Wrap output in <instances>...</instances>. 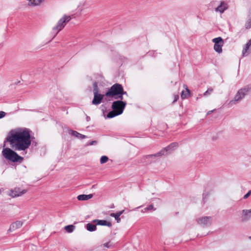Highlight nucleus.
Here are the masks:
<instances>
[{"mask_svg":"<svg viewBox=\"0 0 251 251\" xmlns=\"http://www.w3.org/2000/svg\"><path fill=\"white\" fill-rule=\"evenodd\" d=\"M32 131L25 127H17L11 130L6 137L11 147L15 151H26L31 144Z\"/></svg>","mask_w":251,"mask_h":251,"instance_id":"nucleus-1","label":"nucleus"},{"mask_svg":"<svg viewBox=\"0 0 251 251\" xmlns=\"http://www.w3.org/2000/svg\"><path fill=\"white\" fill-rule=\"evenodd\" d=\"M126 104V102L121 100L114 101L112 104L113 110L108 113L107 117L112 118L122 114Z\"/></svg>","mask_w":251,"mask_h":251,"instance_id":"nucleus-2","label":"nucleus"},{"mask_svg":"<svg viewBox=\"0 0 251 251\" xmlns=\"http://www.w3.org/2000/svg\"><path fill=\"white\" fill-rule=\"evenodd\" d=\"M251 90V85H246L243 88H241L237 91L236 94L234 97V99L229 101V104L230 106H232L236 104L237 102L241 100L246 95L249 94Z\"/></svg>","mask_w":251,"mask_h":251,"instance_id":"nucleus-3","label":"nucleus"},{"mask_svg":"<svg viewBox=\"0 0 251 251\" xmlns=\"http://www.w3.org/2000/svg\"><path fill=\"white\" fill-rule=\"evenodd\" d=\"M2 154L5 159L13 162H21L23 160L22 157L19 155L16 152L8 148L3 149Z\"/></svg>","mask_w":251,"mask_h":251,"instance_id":"nucleus-4","label":"nucleus"},{"mask_svg":"<svg viewBox=\"0 0 251 251\" xmlns=\"http://www.w3.org/2000/svg\"><path fill=\"white\" fill-rule=\"evenodd\" d=\"M71 19L70 16L64 15L57 22L55 25L52 27V31L55 33L56 35L60 31H61L66 25V24Z\"/></svg>","mask_w":251,"mask_h":251,"instance_id":"nucleus-5","label":"nucleus"},{"mask_svg":"<svg viewBox=\"0 0 251 251\" xmlns=\"http://www.w3.org/2000/svg\"><path fill=\"white\" fill-rule=\"evenodd\" d=\"M123 92V87L120 84H115L105 93V96L109 97H118Z\"/></svg>","mask_w":251,"mask_h":251,"instance_id":"nucleus-6","label":"nucleus"},{"mask_svg":"<svg viewBox=\"0 0 251 251\" xmlns=\"http://www.w3.org/2000/svg\"><path fill=\"white\" fill-rule=\"evenodd\" d=\"M93 92L94 99L92 100V103L94 105H98L101 103L104 95L99 94L98 84L96 82L93 83Z\"/></svg>","mask_w":251,"mask_h":251,"instance_id":"nucleus-7","label":"nucleus"},{"mask_svg":"<svg viewBox=\"0 0 251 251\" xmlns=\"http://www.w3.org/2000/svg\"><path fill=\"white\" fill-rule=\"evenodd\" d=\"M214 45V50L218 53L222 52V47L224 44V41L222 37H219L215 38L212 40Z\"/></svg>","mask_w":251,"mask_h":251,"instance_id":"nucleus-8","label":"nucleus"},{"mask_svg":"<svg viewBox=\"0 0 251 251\" xmlns=\"http://www.w3.org/2000/svg\"><path fill=\"white\" fill-rule=\"evenodd\" d=\"M177 147V144L174 143L173 144H171L169 146H168L167 147L163 149L159 152H157L156 154H154L153 155H151L149 156L152 157V156H160L162 155H165L167 154L168 153H170L172 151H173L174 150H175L176 147Z\"/></svg>","mask_w":251,"mask_h":251,"instance_id":"nucleus-9","label":"nucleus"},{"mask_svg":"<svg viewBox=\"0 0 251 251\" xmlns=\"http://www.w3.org/2000/svg\"><path fill=\"white\" fill-rule=\"evenodd\" d=\"M211 222V217L209 216L202 217L197 219V223L203 226H210Z\"/></svg>","mask_w":251,"mask_h":251,"instance_id":"nucleus-10","label":"nucleus"},{"mask_svg":"<svg viewBox=\"0 0 251 251\" xmlns=\"http://www.w3.org/2000/svg\"><path fill=\"white\" fill-rule=\"evenodd\" d=\"M26 191L25 190H21L19 188H15L14 189H11L9 192V195L11 196L12 197H19L26 193Z\"/></svg>","mask_w":251,"mask_h":251,"instance_id":"nucleus-11","label":"nucleus"},{"mask_svg":"<svg viewBox=\"0 0 251 251\" xmlns=\"http://www.w3.org/2000/svg\"><path fill=\"white\" fill-rule=\"evenodd\" d=\"M251 219V209H244L242 211L241 220L243 222H246Z\"/></svg>","mask_w":251,"mask_h":251,"instance_id":"nucleus-12","label":"nucleus"},{"mask_svg":"<svg viewBox=\"0 0 251 251\" xmlns=\"http://www.w3.org/2000/svg\"><path fill=\"white\" fill-rule=\"evenodd\" d=\"M23 225V222L21 221H17L15 222L12 223L9 227L8 231L12 232L16 230L17 229L21 228Z\"/></svg>","mask_w":251,"mask_h":251,"instance_id":"nucleus-13","label":"nucleus"},{"mask_svg":"<svg viewBox=\"0 0 251 251\" xmlns=\"http://www.w3.org/2000/svg\"><path fill=\"white\" fill-rule=\"evenodd\" d=\"M27 5L29 7L40 6L45 2V0H27Z\"/></svg>","mask_w":251,"mask_h":251,"instance_id":"nucleus-14","label":"nucleus"},{"mask_svg":"<svg viewBox=\"0 0 251 251\" xmlns=\"http://www.w3.org/2000/svg\"><path fill=\"white\" fill-rule=\"evenodd\" d=\"M228 8L227 5L225 2H221L220 4L215 9L216 12L223 13Z\"/></svg>","mask_w":251,"mask_h":251,"instance_id":"nucleus-15","label":"nucleus"},{"mask_svg":"<svg viewBox=\"0 0 251 251\" xmlns=\"http://www.w3.org/2000/svg\"><path fill=\"white\" fill-rule=\"evenodd\" d=\"M93 222L95 223L97 225L106 226L108 227H110L112 226L110 222L103 220H95L93 221Z\"/></svg>","mask_w":251,"mask_h":251,"instance_id":"nucleus-16","label":"nucleus"},{"mask_svg":"<svg viewBox=\"0 0 251 251\" xmlns=\"http://www.w3.org/2000/svg\"><path fill=\"white\" fill-rule=\"evenodd\" d=\"M251 46L248 43L243 47L242 54L243 56H246L250 54L249 49Z\"/></svg>","mask_w":251,"mask_h":251,"instance_id":"nucleus-17","label":"nucleus"},{"mask_svg":"<svg viewBox=\"0 0 251 251\" xmlns=\"http://www.w3.org/2000/svg\"><path fill=\"white\" fill-rule=\"evenodd\" d=\"M124 210L118 212L116 213H112L110 214V216L114 217L117 221V223H119L121 221L120 216L124 213Z\"/></svg>","mask_w":251,"mask_h":251,"instance_id":"nucleus-18","label":"nucleus"},{"mask_svg":"<svg viewBox=\"0 0 251 251\" xmlns=\"http://www.w3.org/2000/svg\"><path fill=\"white\" fill-rule=\"evenodd\" d=\"M93 197V194H89V195H78L77 197L78 200L79 201H86L91 199Z\"/></svg>","mask_w":251,"mask_h":251,"instance_id":"nucleus-19","label":"nucleus"},{"mask_svg":"<svg viewBox=\"0 0 251 251\" xmlns=\"http://www.w3.org/2000/svg\"><path fill=\"white\" fill-rule=\"evenodd\" d=\"M184 88L185 89V91H183L181 94V98L182 99H184L187 98L188 96L190 94V91L186 85H184Z\"/></svg>","mask_w":251,"mask_h":251,"instance_id":"nucleus-20","label":"nucleus"},{"mask_svg":"<svg viewBox=\"0 0 251 251\" xmlns=\"http://www.w3.org/2000/svg\"><path fill=\"white\" fill-rule=\"evenodd\" d=\"M69 133L71 134L72 135L75 136L76 137L79 139H84L86 138L85 135H82L75 131L70 130Z\"/></svg>","mask_w":251,"mask_h":251,"instance_id":"nucleus-21","label":"nucleus"},{"mask_svg":"<svg viewBox=\"0 0 251 251\" xmlns=\"http://www.w3.org/2000/svg\"><path fill=\"white\" fill-rule=\"evenodd\" d=\"M245 27L247 29L251 27V8L250 9L249 12L248 20L246 23Z\"/></svg>","mask_w":251,"mask_h":251,"instance_id":"nucleus-22","label":"nucleus"},{"mask_svg":"<svg viewBox=\"0 0 251 251\" xmlns=\"http://www.w3.org/2000/svg\"><path fill=\"white\" fill-rule=\"evenodd\" d=\"M86 229L89 231H94L96 230V226L91 223H88L86 225Z\"/></svg>","mask_w":251,"mask_h":251,"instance_id":"nucleus-23","label":"nucleus"},{"mask_svg":"<svg viewBox=\"0 0 251 251\" xmlns=\"http://www.w3.org/2000/svg\"><path fill=\"white\" fill-rule=\"evenodd\" d=\"M65 230L68 233L72 232L75 229V226L71 225L66 226L64 227Z\"/></svg>","mask_w":251,"mask_h":251,"instance_id":"nucleus-24","label":"nucleus"},{"mask_svg":"<svg viewBox=\"0 0 251 251\" xmlns=\"http://www.w3.org/2000/svg\"><path fill=\"white\" fill-rule=\"evenodd\" d=\"M108 160L109 158L107 156H102L100 159V164H103L107 162L108 161Z\"/></svg>","mask_w":251,"mask_h":251,"instance_id":"nucleus-25","label":"nucleus"},{"mask_svg":"<svg viewBox=\"0 0 251 251\" xmlns=\"http://www.w3.org/2000/svg\"><path fill=\"white\" fill-rule=\"evenodd\" d=\"M123 95H127V93L126 92H125L124 91V90L123 89V92L121 93L120 95L118 96V97H115V99H119L120 100H123Z\"/></svg>","mask_w":251,"mask_h":251,"instance_id":"nucleus-26","label":"nucleus"},{"mask_svg":"<svg viewBox=\"0 0 251 251\" xmlns=\"http://www.w3.org/2000/svg\"><path fill=\"white\" fill-rule=\"evenodd\" d=\"M123 95H127V93L126 92H125L124 91V90L123 89V92L121 93L120 95L118 96V97H115V99H119L120 100H123Z\"/></svg>","mask_w":251,"mask_h":251,"instance_id":"nucleus-27","label":"nucleus"},{"mask_svg":"<svg viewBox=\"0 0 251 251\" xmlns=\"http://www.w3.org/2000/svg\"><path fill=\"white\" fill-rule=\"evenodd\" d=\"M213 92V89L210 88L207 89V90L203 94L204 96H207L210 95Z\"/></svg>","mask_w":251,"mask_h":251,"instance_id":"nucleus-28","label":"nucleus"},{"mask_svg":"<svg viewBox=\"0 0 251 251\" xmlns=\"http://www.w3.org/2000/svg\"><path fill=\"white\" fill-rule=\"evenodd\" d=\"M144 210H148V211L155 210L156 208H154L153 205L152 204H151L148 207L144 208Z\"/></svg>","mask_w":251,"mask_h":251,"instance_id":"nucleus-29","label":"nucleus"},{"mask_svg":"<svg viewBox=\"0 0 251 251\" xmlns=\"http://www.w3.org/2000/svg\"><path fill=\"white\" fill-rule=\"evenodd\" d=\"M251 195V190H250L246 195L243 197L244 199H247Z\"/></svg>","mask_w":251,"mask_h":251,"instance_id":"nucleus-30","label":"nucleus"},{"mask_svg":"<svg viewBox=\"0 0 251 251\" xmlns=\"http://www.w3.org/2000/svg\"><path fill=\"white\" fill-rule=\"evenodd\" d=\"M6 115V113L4 111H0V119L3 118Z\"/></svg>","mask_w":251,"mask_h":251,"instance_id":"nucleus-31","label":"nucleus"},{"mask_svg":"<svg viewBox=\"0 0 251 251\" xmlns=\"http://www.w3.org/2000/svg\"><path fill=\"white\" fill-rule=\"evenodd\" d=\"M174 100L173 101V102H175L179 98V96L178 95H174Z\"/></svg>","mask_w":251,"mask_h":251,"instance_id":"nucleus-32","label":"nucleus"},{"mask_svg":"<svg viewBox=\"0 0 251 251\" xmlns=\"http://www.w3.org/2000/svg\"><path fill=\"white\" fill-rule=\"evenodd\" d=\"M97 144V141H91V142H90L89 144H88V145H94L95 144Z\"/></svg>","mask_w":251,"mask_h":251,"instance_id":"nucleus-33","label":"nucleus"},{"mask_svg":"<svg viewBox=\"0 0 251 251\" xmlns=\"http://www.w3.org/2000/svg\"><path fill=\"white\" fill-rule=\"evenodd\" d=\"M109 243V242L105 243L103 244V246L106 248H109L110 247Z\"/></svg>","mask_w":251,"mask_h":251,"instance_id":"nucleus-34","label":"nucleus"},{"mask_svg":"<svg viewBox=\"0 0 251 251\" xmlns=\"http://www.w3.org/2000/svg\"><path fill=\"white\" fill-rule=\"evenodd\" d=\"M251 46V38L247 42Z\"/></svg>","mask_w":251,"mask_h":251,"instance_id":"nucleus-35","label":"nucleus"},{"mask_svg":"<svg viewBox=\"0 0 251 251\" xmlns=\"http://www.w3.org/2000/svg\"><path fill=\"white\" fill-rule=\"evenodd\" d=\"M251 46V38L247 42Z\"/></svg>","mask_w":251,"mask_h":251,"instance_id":"nucleus-36","label":"nucleus"},{"mask_svg":"<svg viewBox=\"0 0 251 251\" xmlns=\"http://www.w3.org/2000/svg\"><path fill=\"white\" fill-rule=\"evenodd\" d=\"M148 210H145L144 209H142L141 210V212L142 213H145V212H146Z\"/></svg>","mask_w":251,"mask_h":251,"instance_id":"nucleus-37","label":"nucleus"},{"mask_svg":"<svg viewBox=\"0 0 251 251\" xmlns=\"http://www.w3.org/2000/svg\"><path fill=\"white\" fill-rule=\"evenodd\" d=\"M249 238L251 240V236H250Z\"/></svg>","mask_w":251,"mask_h":251,"instance_id":"nucleus-38","label":"nucleus"}]
</instances>
